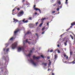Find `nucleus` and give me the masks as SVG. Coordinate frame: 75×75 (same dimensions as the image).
Here are the masks:
<instances>
[{"instance_id":"nucleus-1","label":"nucleus","mask_w":75,"mask_h":75,"mask_svg":"<svg viewBox=\"0 0 75 75\" xmlns=\"http://www.w3.org/2000/svg\"><path fill=\"white\" fill-rule=\"evenodd\" d=\"M23 14H24V11H23V10H21L18 13L17 16L18 17H21V16H22Z\"/></svg>"},{"instance_id":"nucleus-2","label":"nucleus","mask_w":75,"mask_h":75,"mask_svg":"<svg viewBox=\"0 0 75 75\" xmlns=\"http://www.w3.org/2000/svg\"><path fill=\"white\" fill-rule=\"evenodd\" d=\"M17 45V43L16 42H15L14 43H13L12 45V49H15L16 48Z\"/></svg>"},{"instance_id":"nucleus-3","label":"nucleus","mask_w":75,"mask_h":75,"mask_svg":"<svg viewBox=\"0 0 75 75\" xmlns=\"http://www.w3.org/2000/svg\"><path fill=\"white\" fill-rule=\"evenodd\" d=\"M23 49V47L22 46L21 47H18V52H20Z\"/></svg>"},{"instance_id":"nucleus-4","label":"nucleus","mask_w":75,"mask_h":75,"mask_svg":"<svg viewBox=\"0 0 75 75\" xmlns=\"http://www.w3.org/2000/svg\"><path fill=\"white\" fill-rule=\"evenodd\" d=\"M40 58V56L35 57V55H34L33 56V59H38Z\"/></svg>"},{"instance_id":"nucleus-5","label":"nucleus","mask_w":75,"mask_h":75,"mask_svg":"<svg viewBox=\"0 0 75 75\" xmlns=\"http://www.w3.org/2000/svg\"><path fill=\"white\" fill-rule=\"evenodd\" d=\"M34 25L33 24H30L29 25V26L30 28H34Z\"/></svg>"},{"instance_id":"nucleus-6","label":"nucleus","mask_w":75,"mask_h":75,"mask_svg":"<svg viewBox=\"0 0 75 75\" xmlns=\"http://www.w3.org/2000/svg\"><path fill=\"white\" fill-rule=\"evenodd\" d=\"M19 31V30L18 29H17L14 32V35L16 36V33H17Z\"/></svg>"},{"instance_id":"nucleus-7","label":"nucleus","mask_w":75,"mask_h":75,"mask_svg":"<svg viewBox=\"0 0 75 75\" xmlns=\"http://www.w3.org/2000/svg\"><path fill=\"white\" fill-rule=\"evenodd\" d=\"M13 23H17V22H18V20L17 19H16L15 18H13Z\"/></svg>"},{"instance_id":"nucleus-8","label":"nucleus","mask_w":75,"mask_h":75,"mask_svg":"<svg viewBox=\"0 0 75 75\" xmlns=\"http://www.w3.org/2000/svg\"><path fill=\"white\" fill-rule=\"evenodd\" d=\"M34 10H36V11H38V10H39V11L40 13H41V10L40 9H38V8H34Z\"/></svg>"},{"instance_id":"nucleus-9","label":"nucleus","mask_w":75,"mask_h":75,"mask_svg":"<svg viewBox=\"0 0 75 75\" xmlns=\"http://www.w3.org/2000/svg\"><path fill=\"white\" fill-rule=\"evenodd\" d=\"M31 62L34 65H36V64L34 62V61L32 59L31 60Z\"/></svg>"},{"instance_id":"nucleus-10","label":"nucleus","mask_w":75,"mask_h":75,"mask_svg":"<svg viewBox=\"0 0 75 75\" xmlns=\"http://www.w3.org/2000/svg\"><path fill=\"white\" fill-rule=\"evenodd\" d=\"M71 26L70 27V28H72V26H74V25H75V22L72 23L71 24Z\"/></svg>"},{"instance_id":"nucleus-11","label":"nucleus","mask_w":75,"mask_h":75,"mask_svg":"<svg viewBox=\"0 0 75 75\" xmlns=\"http://www.w3.org/2000/svg\"><path fill=\"white\" fill-rule=\"evenodd\" d=\"M72 54H73V52L72 50H70V57L72 55Z\"/></svg>"},{"instance_id":"nucleus-12","label":"nucleus","mask_w":75,"mask_h":75,"mask_svg":"<svg viewBox=\"0 0 75 75\" xmlns=\"http://www.w3.org/2000/svg\"><path fill=\"white\" fill-rule=\"evenodd\" d=\"M45 19H47V18H43L42 19H39V20H41L42 21V22H43V21H44V20H45Z\"/></svg>"},{"instance_id":"nucleus-13","label":"nucleus","mask_w":75,"mask_h":75,"mask_svg":"<svg viewBox=\"0 0 75 75\" xmlns=\"http://www.w3.org/2000/svg\"><path fill=\"white\" fill-rule=\"evenodd\" d=\"M66 42H64V45L65 46H67V45L68 41L67 40H66Z\"/></svg>"},{"instance_id":"nucleus-14","label":"nucleus","mask_w":75,"mask_h":75,"mask_svg":"<svg viewBox=\"0 0 75 75\" xmlns=\"http://www.w3.org/2000/svg\"><path fill=\"white\" fill-rule=\"evenodd\" d=\"M57 54H54V59H55V60H56L57 59Z\"/></svg>"},{"instance_id":"nucleus-15","label":"nucleus","mask_w":75,"mask_h":75,"mask_svg":"<svg viewBox=\"0 0 75 75\" xmlns=\"http://www.w3.org/2000/svg\"><path fill=\"white\" fill-rule=\"evenodd\" d=\"M68 63H69V64H71V63H72L73 64H75V62L74 61H73L72 62H70Z\"/></svg>"},{"instance_id":"nucleus-16","label":"nucleus","mask_w":75,"mask_h":75,"mask_svg":"<svg viewBox=\"0 0 75 75\" xmlns=\"http://www.w3.org/2000/svg\"><path fill=\"white\" fill-rule=\"evenodd\" d=\"M55 1V0H51L50 1V2L51 3H53L54 1Z\"/></svg>"},{"instance_id":"nucleus-17","label":"nucleus","mask_w":75,"mask_h":75,"mask_svg":"<svg viewBox=\"0 0 75 75\" xmlns=\"http://www.w3.org/2000/svg\"><path fill=\"white\" fill-rule=\"evenodd\" d=\"M42 64L44 65V66H45V67L46 66H47V63H42Z\"/></svg>"},{"instance_id":"nucleus-18","label":"nucleus","mask_w":75,"mask_h":75,"mask_svg":"<svg viewBox=\"0 0 75 75\" xmlns=\"http://www.w3.org/2000/svg\"><path fill=\"white\" fill-rule=\"evenodd\" d=\"M42 24H43V23H40L39 25V27H41V26H42Z\"/></svg>"},{"instance_id":"nucleus-19","label":"nucleus","mask_w":75,"mask_h":75,"mask_svg":"<svg viewBox=\"0 0 75 75\" xmlns=\"http://www.w3.org/2000/svg\"><path fill=\"white\" fill-rule=\"evenodd\" d=\"M59 5H61V1H59L57 2Z\"/></svg>"},{"instance_id":"nucleus-20","label":"nucleus","mask_w":75,"mask_h":75,"mask_svg":"<svg viewBox=\"0 0 75 75\" xmlns=\"http://www.w3.org/2000/svg\"><path fill=\"white\" fill-rule=\"evenodd\" d=\"M27 34H29L30 33H31V32L30 31H28L27 32Z\"/></svg>"},{"instance_id":"nucleus-21","label":"nucleus","mask_w":75,"mask_h":75,"mask_svg":"<svg viewBox=\"0 0 75 75\" xmlns=\"http://www.w3.org/2000/svg\"><path fill=\"white\" fill-rule=\"evenodd\" d=\"M41 57L42 58H43V59H44V58H45V57H44V56L43 55H41Z\"/></svg>"},{"instance_id":"nucleus-22","label":"nucleus","mask_w":75,"mask_h":75,"mask_svg":"<svg viewBox=\"0 0 75 75\" xmlns=\"http://www.w3.org/2000/svg\"><path fill=\"white\" fill-rule=\"evenodd\" d=\"M51 64V62H50L48 64V66H50Z\"/></svg>"},{"instance_id":"nucleus-23","label":"nucleus","mask_w":75,"mask_h":75,"mask_svg":"<svg viewBox=\"0 0 75 75\" xmlns=\"http://www.w3.org/2000/svg\"><path fill=\"white\" fill-rule=\"evenodd\" d=\"M14 38V37H13L11 38H10V40H13Z\"/></svg>"},{"instance_id":"nucleus-24","label":"nucleus","mask_w":75,"mask_h":75,"mask_svg":"<svg viewBox=\"0 0 75 75\" xmlns=\"http://www.w3.org/2000/svg\"><path fill=\"white\" fill-rule=\"evenodd\" d=\"M49 23H50V22H48V23H47V25L48 27H49Z\"/></svg>"},{"instance_id":"nucleus-25","label":"nucleus","mask_w":75,"mask_h":75,"mask_svg":"<svg viewBox=\"0 0 75 75\" xmlns=\"http://www.w3.org/2000/svg\"><path fill=\"white\" fill-rule=\"evenodd\" d=\"M28 20H26L24 21V23H28Z\"/></svg>"},{"instance_id":"nucleus-26","label":"nucleus","mask_w":75,"mask_h":75,"mask_svg":"<svg viewBox=\"0 0 75 75\" xmlns=\"http://www.w3.org/2000/svg\"><path fill=\"white\" fill-rule=\"evenodd\" d=\"M35 35H36V36H37L38 38L39 36H38V34L35 33Z\"/></svg>"},{"instance_id":"nucleus-27","label":"nucleus","mask_w":75,"mask_h":75,"mask_svg":"<svg viewBox=\"0 0 75 75\" xmlns=\"http://www.w3.org/2000/svg\"><path fill=\"white\" fill-rule=\"evenodd\" d=\"M55 13V11H52V14H53L54 13Z\"/></svg>"},{"instance_id":"nucleus-28","label":"nucleus","mask_w":75,"mask_h":75,"mask_svg":"<svg viewBox=\"0 0 75 75\" xmlns=\"http://www.w3.org/2000/svg\"><path fill=\"white\" fill-rule=\"evenodd\" d=\"M28 56L29 57H30L31 56V53H30L28 55Z\"/></svg>"},{"instance_id":"nucleus-29","label":"nucleus","mask_w":75,"mask_h":75,"mask_svg":"<svg viewBox=\"0 0 75 75\" xmlns=\"http://www.w3.org/2000/svg\"><path fill=\"white\" fill-rule=\"evenodd\" d=\"M54 50H51L50 51V52H53V51Z\"/></svg>"},{"instance_id":"nucleus-30","label":"nucleus","mask_w":75,"mask_h":75,"mask_svg":"<svg viewBox=\"0 0 75 75\" xmlns=\"http://www.w3.org/2000/svg\"><path fill=\"white\" fill-rule=\"evenodd\" d=\"M9 51V48L6 49V52H7V51Z\"/></svg>"},{"instance_id":"nucleus-31","label":"nucleus","mask_w":75,"mask_h":75,"mask_svg":"<svg viewBox=\"0 0 75 75\" xmlns=\"http://www.w3.org/2000/svg\"><path fill=\"white\" fill-rule=\"evenodd\" d=\"M63 55L64 56V57H67V55H66V54H63Z\"/></svg>"},{"instance_id":"nucleus-32","label":"nucleus","mask_w":75,"mask_h":75,"mask_svg":"<svg viewBox=\"0 0 75 75\" xmlns=\"http://www.w3.org/2000/svg\"><path fill=\"white\" fill-rule=\"evenodd\" d=\"M74 43H73V45H74V44H75V38H74Z\"/></svg>"},{"instance_id":"nucleus-33","label":"nucleus","mask_w":75,"mask_h":75,"mask_svg":"<svg viewBox=\"0 0 75 75\" xmlns=\"http://www.w3.org/2000/svg\"><path fill=\"white\" fill-rule=\"evenodd\" d=\"M32 18L29 17V20H32Z\"/></svg>"},{"instance_id":"nucleus-34","label":"nucleus","mask_w":75,"mask_h":75,"mask_svg":"<svg viewBox=\"0 0 75 75\" xmlns=\"http://www.w3.org/2000/svg\"><path fill=\"white\" fill-rule=\"evenodd\" d=\"M70 28H69V29L66 30V31H68L70 30Z\"/></svg>"},{"instance_id":"nucleus-35","label":"nucleus","mask_w":75,"mask_h":75,"mask_svg":"<svg viewBox=\"0 0 75 75\" xmlns=\"http://www.w3.org/2000/svg\"><path fill=\"white\" fill-rule=\"evenodd\" d=\"M59 8H57V10L58 11L59 10Z\"/></svg>"},{"instance_id":"nucleus-36","label":"nucleus","mask_w":75,"mask_h":75,"mask_svg":"<svg viewBox=\"0 0 75 75\" xmlns=\"http://www.w3.org/2000/svg\"><path fill=\"white\" fill-rule=\"evenodd\" d=\"M45 29V27H43L42 29V31H44V30Z\"/></svg>"},{"instance_id":"nucleus-37","label":"nucleus","mask_w":75,"mask_h":75,"mask_svg":"<svg viewBox=\"0 0 75 75\" xmlns=\"http://www.w3.org/2000/svg\"><path fill=\"white\" fill-rule=\"evenodd\" d=\"M60 7V8H62V5H61L60 6H59L58 7Z\"/></svg>"},{"instance_id":"nucleus-38","label":"nucleus","mask_w":75,"mask_h":75,"mask_svg":"<svg viewBox=\"0 0 75 75\" xmlns=\"http://www.w3.org/2000/svg\"><path fill=\"white\" fill-rule=\"evenodd\" d=\"M57 52L58 53H60L61 52H60V51L59 50H57Z\"/></svg>"},{"instance_id":"nucleus-39","label":"nucleus","mask_w":75,"mask_h":75,"mask_svg":"<svg viewBox=\"0 0 75 75\" xmlns=\"http://www.w3.org/2000/svg\"><path fill=\"white\" fill-rule=\"evenodd\" d=\"M44 33H45V31L43 32L42 33V34H44Z\"/></svg>"},{"instance_id":"nucleus-40","label":"nucleus","mask_w":75,"mask_h":75,"mask_svg":"<svg viewBox=\"0 0 75 75\" xmlns=\"http://www.w3.org/2000/svg\"><path fill=\"white\" fill-rule=\"evenodd\" d=\"M53 6H54V7H55V6H56V4H54L53 5Z\"/></svg>"},{"instance_id":"nucleus-41","label":"nucleus","mask_w":75,"mask_h":75,"mask_svg":"<svg viewBox=\"0 0 75 75\" xmlns=\"http://www.w3.org/2000/svg\"><path fill=\"white\" fill-rule=\"evenodd\" d=\"M38 24V22L36 23L35 24L36 25V26H37V24Z\"/></svg>"},{"instance_id":"nucleus-42","label":"nucleus","mask_w":75,"mask_h":75,"mask_svg":"<svg viewBox=\"0 0 75 75\" xmlns=\"http://www.w3.org/2000/svg\"><path fill=\"white\" fill-rule=\"evenodd\" d=\"M47 59H50V57H47Z\"/></svg>"},{"instance_id":"nucleus-43","label":"nucleus","mask_w":75,"mask_h":75,"mask_svg":"<svg viewBox=\"0 0 75 75\" xmlns=\"http://www.w3.org/2000/svg\"><path fill=\"white\" fill-rule=\"evenodd\" d=\"M17 10L18 11H19V10H20V9L19 8H17Z\"/></svg>"},{"instance_id":"nucleus-44","label":"nucleus","mask_w":75,"mask_h":75,"mask_svg":"<svg viewBox=\"0 0 75 75\" xmlns=\"http://www.w3.org/2000/svg\"><path fill=\"white\" fill-rule=\"evenodd\" d=\"M22 21L23 22H24L25 21V19H24Z\"/></svg>"},{"instance_id":"nucleus-45","label":"nucleus","mask_w":75,"mask_h":75,"mask_svg":"<svg viewBox=\"0 0 75 75\" xmlns=\"http://www.w3.org/2000/svg\"><path fill=\"white\" fill-rule=\"evenodd\" d=\"M4 59H5V61H7V59H6V57L4 58Z\"/></svg>"},{"instance_id":"nucleus-46","label":"nucleus","mask_w":75,"mask_h":75,"mask_svg":"<svg viewBox=\"0 0 75 75\" xmlns=\"http://www.w3.org/2000/svg\"><path fill=\"white\" fill-rule=\"evenodd\" d=\"M36 6V5H34L33 8H35Z\"/></svg>"},{"instance_id":"nucleus-47","label":"nucleus","mask_w":75,"mask_h":75,"mask_svg":"<svg viewBox=\"0 0 75 75\" xmlns=\"http://www.w3.org/2000/svg\"><path fill=\"white\" fill-rule=\"evenodd\" d=\"M30 53L31 54V53H33V52L32 51V50H30Z\"/></svg>"},{"instance_id":"nucleus-48","label":"nucleus","mask_w":75,"mask_h":75,"mask_svg":"<svg viewBox=\"0 0 75 75\" xmlns=\"http://www.w3.org/2000/svg\"><path fill=\"white\" fill-rule=\"evenodd\" d=\"M65 4H68V1H66V2H65Z\"/></svg>"},{"instance_id":"nucleus-49","label":"nucleus","mask_w":75,"mask_h":75,"mask_svg":"<svg viewBox=\"0 0 75 75\" xmlns=\"http://www.w3.org/2000/svg\"><path fill=\"white\" fill-rule=\"evenodd\" d=\"M26 42H28V39L26 40Z\"/></svg>"},{"instance_id":"nucleus-50","label":"nucleus","mask_w":75,"mask_h":75,"mask_svg":"<svg viewBox=\"0 0 75 75\" xmlns=\"http://www.w3.org/2000/svg\"><path fill=\"white\" fill-rule=\"evenodd\" d=\"M28 43L29 44H31V43L30 42H28Z\"/></svg>"},{"instance_id":"nucleus-51","label":"nucleus","mask_w":75,"mask_h":75,"mask_svg":"<svg viewBox=\"0 0 75 75\" xmlns=\"http://www.w3.org/2000/svg\"><path fill=\"white\" fill-rule=\"evenodd\" d=\"M35 15H36L37 14V12H35Z\"/></svg>"},{"instance_id":"nucleus-52","label":"nucleus","mask_w":75,"mask_h":75,"mask_svg":"<svg viewBox=\"0 0 75 75\" xmlns=\"http://www.w3.org/2000/svg\"><path fill=\"white\" fill-rule=\"evenodd\" d=\"M64 63H66V64H67V62L66 61H65L64 62Z\"/></svg>"},{"instance_id":"nucleus-53","label":"nucleus","mask_w":75,"mask_h":75,"mask_svg":"<svg viewBox=\"0 0 75 75\" xmlns=\"http://www.w3.org/2000/svg\"><path fill=\"white\" fill-rule=\"evenodd\" d=\"M6 50V48H4L3 51H4Z\"/></svg>"},{"instance_id":"nucleus-54","label":"nucleus","mask_w":75,"mask_h":75,"mask_svg":"<svg viewBox=\"0 0 75 75\" xmlns=\"http://www.w3.org/2000/svg\"><path fill=\"white\" fill-rule=\"evenodd\" d=\"M66 59H68V56H67Z\"/></svg>"},{"instance_id":"nucleus-55","label":"nucleus","mask_w":75,"mask_h":75,"mask_svg":"<svg viewBox=\"0 0 75 75\" xmlns=\"http://www.w3.org/2000/svg\"><path fill=\"white\" fill-rule=\"evenodd\" d=\"M57 47H59V45H57Z\"/></svg>"},{"instance_id":"nucleus-56","label":"nucleus","mask_w":75,"mask_h":75,"mask_svg":"<svg viewBox=\"0 0 75 75\" xmlns=\"http://www.w3.org/2000/svg\"><path fill=\"white\" fill-rule=\"evenodd\" d=\"M71 39H72V40H73V36H72V37H71Z\"/></svg>"},{"instance_id":"nucleus-57","label":"nucleus","mask_w":75,"mask_h":75,"mask_svg":"<svg viewBox=\"0 0 75 75\" xmlns=\"http://www.w3.org/2000/svg\"><path fill=\"white\" fill-rule=\"evenodd\" d=\"M50 69H48L47 71H50Z\"/></svg>"},{"instance_id":"nucleus-58","label":"nucleus","mask_w":75,"mask_h":75,"mask_svg":"<svg viewBox=\"0 0 75 75\" xmlns=\"http://www.w3.org/2000/svg\"><path fill=\"white\" fill-rule=\"evenodd\" d=\"M52 75H54V73H52Z\"/></svg>"},{"instance_id":"nucleus-59","label":"nucleus","mask_w":75,"mask_h":75,"mask_svg":"<svg viewBox=\"0 0 75 75\" xmlns=\"http://www.w3.org/2000/svg\"><path fill=\"white\" fill-rule=\"evenodd\" d=\"M64 50L65 51H67V49H66V48H64Z\"/></svg>"},{"instance_id":"nucleus-60","label":"nucleus","mask_w":75,"mask_h":75,"mask_svg":"<svg viewBox=\"0 0 75 75\" xmlns=\"http://www.w3.org/2000/svg\"><path fill=\"white\" fill-rule=\"evenodd\" d=\"M25 0H23V1H22V2L23 3L24 1H25Z\"/></svg>"},{"instance_id":"nucleus-61","label":"nucleus","mask_w":75,"mask_h":75,"mask_svg":"<svg viewBox=\"0 0 75 75\" xmlns=\"http://www.w3.org/2000/svg\"><path fill=\"white\" fill-rule=\"evenodd\" d=\"M1 72H3V70H1Z\"/></svg>"},{"instance_id":"nucleus-62","label":"nucleus","mask_w":75,"mask_h":75,"mask_svg":"<svg viewBox=\"0 0 75 75\" xmlns=\"http://www.w3.org/2000/svg\"><path fill=\"white\" fill-rule=\"evenodd\" d=\"M14 11V9H13V11H12L13 12V11Z\"/></svg>"},{"instance_id":"nucleus-63","label":"nucleus","mask_w":75,"mask_h":75,"mask_svg":"<svg viewBox=\"0 0 75 75\" xmlns=\"http://www.w3.org/2000/svg\"><path fill=\"white\" fill-rule=\"evenodd\" d=\"M35 50V49H34V48H33V49H32V50Z\"/></svg>"},{"instance_id":"nucleus-64","label":"nucleus","mask_w":75,"mask_h":75,"mask_svg":"<svg viewBox=\"0 0 75 75\" xmlns=\"http://www.w3.org/2000/svg\"><path fill=\"white\" fill-rule=\"evenodd\" d=\"M73 61H74V62H75V59Z\"/></svg>"}]
</instances>
